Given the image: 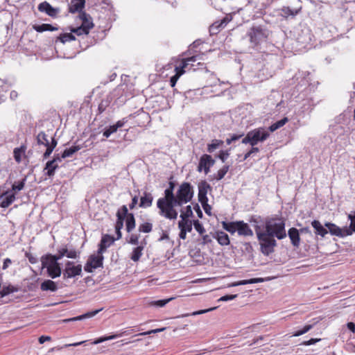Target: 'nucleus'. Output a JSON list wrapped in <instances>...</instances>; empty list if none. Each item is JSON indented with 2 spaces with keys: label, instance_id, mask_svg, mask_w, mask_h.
I'll return each instance as SVG.
<instances>
[{
  "label": "nucleus",
  "instance_id": "obj_1",
  "mask_svg": "<svg viewBox=\"0 0 355 355\" xmlns=\"http://www.w3.org/2000/svg\"><path fill=\"white\" fill-rule=\"evenodd\" d=\"M286 220L280 216L268 218L265 220L263 229L259 225L254 227L261 252L266 256L272 253L277 245L275 238L278 240L286 237Z\"/></svg>",
  "mask_w": 355,
  "mask_h": 355
},
{
  "label": "nucleus",
  "instance_id": "obj_2",
  "mask_svg": "<svg viewBox=\"0 0 355 355\" xmlns=\"http://www.w3.org/2000/svg\"><path fill=\"white\" fill-rule=\"evenodd\" d=\"M199 55H193L186 58H175L170 64L169 66L173 67L175 74L170 78V85L174 87L177 81L181 76L189 71H196L206 68L204 62H198Z\"/></svg>",
  "mask_w": 355,
  "mask_h": 355
},
{
  "label": "nucleus",
  "instance_id": "obj_3",
  "mask_svg": "<svg viewBox=\"0 0 355 355\" xmlns=\"http://www.w3.org/2000/svg\"><path fill=\"white\" fill-rule=\"evenodd\" d=\"M157 207L159 214L169 220H175L178 216V211L175 207H180V204L175 198V194L167 191L166 196L159 198L157 201Z\"/></svg>",
  "mask_w": 355,
  "mask_h": 355
},
{
  "label": "nucleus",
  "instance_id": "obj_4",
  "mask_svg": "<svg viewBox=\"0 0 355 355\" xmlns=\"http://www.w3.org/2000/svg\"><path fill=\"white\" fill-rule=\"evenodd\" d=\"M348 219L350 220V225L348 227L341 228L335 223L330 222L325 223L324 226L328 229V232L331 235L344 238L355 233V211L353 214L348 215Z\"/></svg>",
  "mask_w": 355,
  "mask_h": 355
},
{
  "label": "nucleus",
  "instance_id": "obj_5",
  "mask_svg": "<svg viewBox=\"0 0 355 355\" xmlns=\"http://www.w3.org/2000/svg\"><path fill=\"white\" fill-rule=\"evenodd\" d=\"M270 136V132L265 128L260 127L249 131L242 139L244 144H249L252 146H256L259 142H263Z\"/></svg>",
  "mask_w": 355,
  "mask_h": 355
},
{
  "label": "nucleus",
  "instance_id": "obj_6",
  "mask_svg": "<svg viewBox=\"0 0 355 355\" xmlns=\"http://www.w3.org/2000/svg\"><path fill=\"white\" fill-rule=\"evenodd\" d=\"M247 35L252 46L256 47L267 40L268 32L260 26H252L248 31Z\"/></svg>",
  "mask_w": 355,
  "mask_h": 355
},
{
  "label": "nucleus",
  "instance_id": "obj_7",
  "mask_svg": "<svg viewBox=\"0 0 355 355\" xmlns=\"http://www.w3.org/2000/svg\"><path fill=\"white\" fill-rule=\"evenodd\" d=\"M193 196V189L189 182H184L182 183L176 193L175 198L180 204V207L190 202Z\"/></svg>",
  "mask_w": 355,
  "mask_h": 355
},
{
  "label": "nucleus",
  "instance_id": "obj_8",
  "mask_svg": "<svg viewBox=\"0 0 355 355\" xmlns=\"http://www.w3.org/2000/svg\"><path fill=\"white\" fill-rule=\"evenodd\" d=\"M42 268H46L49 277L53 279L58 277L61 275V268L58 262H54L52 259H46L45 255L41 258Z\"/></svg>",
  "mask_w": 355,
  "mask_h": 355
},
{
  "label": "nucleus",
  "instance_id": "obj_9",
  "mask_svg": "<svg viewBox=\"0 0 355 355\" xmlns=\"http://www.w3.org/2000/svg\"><path fill=\"white\" fill-rule=\"evenodd\" d=\"M103 254L91 255L85 265V270L87 272H92L94 269L103 267Z\"/></svg>",
  "mask_w": 355,
  "mask_h": 355
},
{
  "label": "nucleus",
  "instance_id": "obj_10",
  "mask_svg": "<svg viewBox=\"0 0 355 355\" xmlns=\"http://www.w3.org/2000/svg\"><path fill=\"white\" fill-rule=\"evenodd\" d=\"M82 273V266L80 264L75 265L73 261H67L65 264V268L63 272L64 279L72 278Z\"/></svg>",
  "mask_w": 355,
  "mask_h": 355
},
{
  "label": "nucleus",
  "instance_id": "obj_11",
  "mask_svg": "<svg viewBox=\"0 0 355 355\" xmlns=\"http://www.w3.org/2000/svg\"><path fill=\"white\" fill-rule=\"evenodd\" d=\"M215 161L209 155L204 154L201 156L199 164L198 166V171H202L204 170L205 173L207 174L209 172L210 167L212 166Z\"/></svg>",
  "mask_w": 355,
  "mask_h": 355
},
{
  "label": "nucleus",
  "instance_id": "obj_12",
  "mask_svg": "<svg viewBox=\"0 0 355 355\" xmlns=\"http://www.w3.org/2000/svg\"><path fill=\"white\" fill-rule=\"evenodd\" d=\"M232 20V14H227L225 17H223L220 20H218L213 23L211 26H210V31L215 32L216 33L217 32L220 31L221 29L224 28L227 24Z\"/></svg>",
  "mask_w": 355,
  "mask_h": 355
},
{
  "label": "nucleus",
  "instance_id": "obj_13",
  "mask_svg": "<svg viewBox=\"0 0 355 355\" xmlns=\"http://www.w3.org/2000/svg\"><path fill=\"white\" fill-rule=\"evenodd\" d=\"M116 240L112 236L105 234L102 236L101 242L98 245V254H103L105 252L106 249L110 247Z\"/></svg>",
  "mask_w": 355,
  "mask_h": 355
},
{
  "label": "nucleus",
  "instance_id": "obj_14",
  "mask_svg": "<svg viewBox=\"0 0 355 355\" xmlns=\"http://www.w3.org/2000/svg\"><path fill=\"white\" fill-rule=\"evenodd\" d=\"M0 198L2 199L0 207L2 208H7L15 200L16 197L15 193L8 190L1 194Z\"/></svg>",
  "mask_w": 355,
  "mask_h": 355
},
{
  "label": "nucleus",
  "instance_id": "obj_15",
  "mask_svg": "<svg viewBox=\"0 0 355 355\" xmlns=\"http://www.w3.org/2000/svg\"><path fill=\"white\" fill-rule=\"evenodd\" d=\"M38 10L40 12H45L49 16L55 17L59 12V10L51 6L47 1H44L39 4Z\"/></svg>",
  "mask_w": 355,
  "mask_h": 355
},
{
  "label": "nucleus",
  "instance_id": "obj_16",
  "mask_svg": "<svg viewBox=\"0 0 355 355\" xmlns=\"http://www.w3.org/2000/svg\"><path fill=\"white\" fill-rule=\"evenodd\" d=\"M211 187L205 180L201 181L198 184V200H208L207 196L208 191L211 190Z\"/></svg>",
  "mask_w": 355,
  "mask_h": 355
},
{
  "label": "nucleus",
  "instance_id": "obj_17",
  "mask_svg": "<svg viewBox=\"0 0 355 355\" xmlns=\"http://www.w3.org/2000/svg\"><path fill=\"white\" fill-rule=\"evenodd\" d=\"M85 4V0H71L69 3V12L71 13L78 12L80 14L82 12Z\"/></svg>",
  "mask_w": 355,
  "mask_h": 355
},
{
  "label": "nucleus",
  "instance_id": "obj_18",
  "mask_svg": "<svg viewBox=\"0 0 355 355\" xmlns=\"http://www.w3.org/2000/svg\"><path fill=\"white\" fill-rule=\"evenodd\" d=\"M237 232L239 236H252L254 234L249 225L243 220H239Z\"/></svg>",
  "mask_w": 355,
  "mask_h": 355
},
{
  "label": "nucleus",
  "instance_id": "obj_19",
  "mask_svg": "<svg viewBox=\"0 0 355 355\" xmlns=\"http://www.w3.org/2000/svg\"><path fill=\"white\" fill-rule=\"evenodd\" d=\"M153 202V196L151 193L144 191L140 198L139 207L140 208L146 209L152 206Z\"/></svg>",
  "mask_w": 355,
  "mask_h": 355
},
{
  "label": "nucleus",
  "instance_id": "obj_20",
  "mask_svg": "<svg viewBox=\"0 0 355 355\" xmlns=\"http://www.w3.org/2000/svg\"><path fill=\"white\" fill-rule=\"evenodd\" d=\"M288 235L291 239L292 245L295 248H299L300 245V236L299 230L295 227H291L288 230Z\"/></svg>",
  "mask_w": 355,
  "mask_h": 355
},
{
  "label": "nucleus",
  "instance_id": "obj_21",
  "mask_svg": "<svg viewBox=\"0 0 355 355\" xmlns=\"http://www.w3.org/2000/svg\"><path fill=\"white\" fill-rule=\"evenodd\" d=\"M79 19L81 21V25L84 26L86 30H87L89 32L92 28H94V23L92 21V17L86 13L85 12H82L79 14Z\"/></svg>",
  "mask_w": 355,
  "mask_h": 355
},
{
  "label": "nucleus",
  "instance_id": "obj_22",
  "mask_svg": "<svg viewBox=\"0 0 355 355\" xmlns=\"http://www.w3.org/2000/svg\"><path fill=\"white\" fill-rule=\"evenodd\" d=\"M58 168V164L56 163V159L48 161L44 168L45 175L49 177H53L55 175V170Z\"/></svg>",
  "mask_w": 355,
  "mask_h": 355
},
{
  "label": "nucleus",
  "instance_id": "obj_23",
  "mask_svg": "<svg viewBox=\"0 0 355 355\" xmlns=\"http://www.w3.org/2000/svg\"><path fill=\"white\" fill-rule=\"evenodd\" d=\"M311 225L315 230L314 233L315 235L320 236L321 237L323 238L328 234L327 230L322 225L319 220H313L311 222Z\"/></svg>",
  "mask_w": 355,
  "mask_h": 355
},
{
  "label": "nucleus",
  "instance_id": "obj_24",
  "mask_svg": "<svg viewBox=\"0 0 355 355\" xmlns=\"http://www.w3.org/2000/svg\"><path fill=\"white\" fill-rule=\"evenodd\" d=\"M134 331V329H131L130 331L126 330V331H121L120 332L113 334L109 336H103L98 338L96 340H95L93 343L94 344H98L107 340H112L116 338H119L123 336V335H128L130 334L131 331Z\"/></svg>",
  "mask_w": 355,
  "mask_h": 355
},
{
  "label": "nucleus",
  "instance_id": "obj_25",
  "mask_svg": "<svg viewBox=\"0 0 355 355\" xmlns=\"http://www.w3.org/2000/svg\"><path fill=\"white\" fill-rule=\"evenodd\" d=\"M301 10H302L301 6H300L299 7H297V8H291L290 6H283L282 8L281 9L282 13V15L286 18L288 17L289 16L295 17L297 14H299V12L301 11Z\"/></svg>",
  "mask_w": 355,
  "mask_h": 355
},
{
  "label": "nucleus",
  "instance_id": "obj_26",
  "mask_svg": "<svg viewBox=\"0 0 355 355\" xmlns=\"http://www.w3.org/2000/svg\"><path fill=\"white\" fill-rule=\"evenodd\" d=\"M215 239L220 245H228L230 243L229 236L222 231L216 233Z\"/></svg>",
  "mask_w": 355,
  "mask_h": 355
},
{
  "label": "nucleus",
  "instance_id": "obj_27",
  "mask_svg": "<svg viewBox=\"0 0 355 355\" xmlns=\"http://www.w3.org/2000/svg\"><path fill=\"white\" fill-rule=\"evenodd\" d=\"M223 228L230 234H233L237 232L239 220L235 222H226L221 223Z\"/></svg>",
  "mask_w": 355,
  "mask_h": 355
},
{
  "label": "nucleus",
  "instance_id": "obj_28",
  "mask_svg": "<svg viewBox=\"0 0 355 355\" xmlns=\"http://www.w3.org/2000/svg\"><path fill=\"white\" fill-rule=\"evenodd\" d=\"M26 146L21 145L19 148H15L13 150L14 159L15 162L19 164L21 162L22 156L25 155Z\"/></svg>",
  "mask_w": 355,
  "mask_h": 355
},
{
  "label": "nucleus",
  "instance_id": "obj_29",
  "mask_svg": "<svg viewBox=\"0 0 355 355\" xmlns=\"http://www.w3.org/2000/svg\"><path fill=\"white\" fill-rule=\"evenodd\" d=\"M33 28L39 33L44 31H54L58 29V28L53 26L51 24H42L40 25L35 24L33 26Z\"/></svg>",
  "mask_w": 355,
  "mask_h": 355
},
{
  "label": "nucleus",
  "instance_id": "obj_30",
  "mask_svg": "<svg viewBox=\"0 0 355 355\" xmlns=\"http://www.w3.org/2000/svg\"><path fill=\"white\" fill-rule=\"evenodd\" d=\"M40 288H41L42 291H50L52 292H54L58 289V286H57L55 282H54L53 281L50 280V279L44 280L41 284Z\"/></svg>",
  "mask_w": 355,
  "mask_h": 355
},
{
  "label": "nucleus",
  "instance_id": "obj_31",
  "mask_svg": "<svg viewBox=\"0 0 355 355\" xmlns=\"http://www.w3.org/2000/svg\"><path fill=\"white\" fill-rule=\"evenodd\" d=\"M125 230L127 232H131L136 226V220L133 214H130L128 217L125 218Z\"/></svg>",
  "mask_w": 355,
  "mask_h": 355
},
{
  "label": "nucleus",
  "instance_id": "obj_32",
  "mask_svg": "<svg viewBox=\"0 0 355 355\" xmlns=\"http://www.w3.org/2000/svg\"><path fill=\"white\" fill-rule=\"evenodd\" d=\"M58 252L60 254V256H66L67 258L70 259H76L78 256V253L76 250L72 249L68 250L67 248L59 249Z\"/></svg>",
  "mask_w": 355,
  "mask_h": 355
},
{
  "label": "nucleus",
  "instance_id": "obj_33",
  "mask_svg": "<svg viewBox=\"0 0 355 355\" xmlns=\"http://www.w3.org/2000/svg\"><path fill=\"white\" fill-rule=\"evenodd\" d=\"M144 248L143 245L135 248L131 253L130 259L134 262H137L143 254Z\"/></svg>",
  "mask_w": 355,
  "mask_h": 355
},
{
  "label": "nucleus",
  "instance_id": "obj_34",
  "mask_svg": "<svg viewBox=\"0 0 355 355\" xmlns=\"http://www.w3.org/2000/svg\"><path fill=\"white\" fill-rule=\"evenodd\" d=\"M101 310H95L93 311L87 312L83 315L76 316L74 318H69L67 320H64V322H70V321H77V320H81L85 318H92L94 315H96Z\"/></svg>",
  "mask_w": 355,
  "mask_h": 355
},
{
  "label": "nucleus",
  "instance_id": "obj_35",
  "mask_svg": "<svg viewBox=\"0 0 355 355\" xmlns=\"http://www.w3.org/2000/svg\"><path fill=\"white\" fill-rule=\"evenodd\" d=\"M76 40L75 36L73 35V33H67L60 34L56 39L57 41H60L62 44H65L66 42H69L71 41H74Z\"/></svg>",
  "mask_w": 355,
  "mask_h": 355
},
{
  "label": "nucleus",
  "instance_id": "obj_36",
  "mask_svg": "<svg viewBox=\"0 0 355 355\" xmlns=\"http://www.w3.org/2000/svg\"><path fill=\"white\" fill-rule=\"evenodd\" d=\"M263 282V278H252L250 279H244V280H241V281L234 282L232 284V286H241V285L261 283Z\"/></svg>",
  "mask_w": 355,
  "mask_h": 355
},
{
  "label": "nucleus",
  "instance_id": "obj_37",
  "mask_svg": "<svg viewBox=\"0 0 355 355\" xmlns=\"http://www.w3.org/2000/svg\"><path fill=\"white\" fill-rule=\"evenodd\" d=\"M37 141L38 144L48 146L51 145L47 135L44 132H40L37 136Z\"/></svg>",
  "mask_w": 355,
  "mask_h": 355
},
{
  "label": "nucleus",
  "instance_id": "obj_38",
  "mask_svg": "<svg viewBox=\"0 0 355 355\" xmlns=\"http://www.w3.org/2000/svg\"><path fill=\"white\" fill-rule=\"evenodd\" d=\"M81 149V146H73L70 147L69 148L65 149L63 153H62L61 158H67L69 157L72 156L73 154L78 151Z\"/></svg>",
  "mask_w": 355,
  "mask_h": 355
},
{
  "label": "nucleus",
  "instance_id": "obj_39",
  "mask_svg": "<svg viewBox=\"0 0 355 355\" xmlns=\"http://www.w3.org/2000/svg\"><path fill=\"white\" fill-rule=\"evenodd\" d=\"M178 227L180 230L190 232L192 230V223L190 220L182 219L178 222Z\"/></svg>",
  "mask_w": 355,
  "mask_h": 355
},
{
  "label": "nucleus",
  "instance_id": "obj_40",
  "mask_svg": "<svg viewBox=\"0 0 355 355\" xmlns=\"http://www.w3.org/2000/svg\"><path fill=\"white\" fill-rule=\"evenodd\" d=\"M288 121V119L287 117H284L281 120H279V121L272 123L271 125H270V127L268 128V130L270 132H275L277 129L284 126Z\"/></svg>",
  "mask_w": 355,
  "mask_h": 355
},
{
  "label": "nucleus",
  "instance_id": "obj_41",
  "mask_svg": "<svg viewBox=\"0 0 355 355\" xmlns=\"http://www.w3.org/2000/svg\"><path fill=\"white\" fill-rule=\"evenodd\" d=\"M224 141L220 139H213L211 144L207 145V151L209 153H213L216 148L223 146Z\"/></svg>",
  "mask_w": 355,
  "mask_h": 355
},
{
  "label": "nucleus",
  "instance_id": "obj_42",
  "mask_svg": "<svg viewBox=\"0 0 355 355\" xmlns=\"http://www.w3.org/2000/svg\"><path fill=\"white\" fill-rule=\"evenodd\" d=\"M26 181V178H24L21 181L15 182L12 185V191H11L16 194L17 192L21 191L25 187Z\"/></svg>",
  "mask_w": 355,
  "mask_h": 355
},
{
  "label": "nucleus",
  "instance_id": "obj_43",
  "mask_svg": "<svg viewBox=\"0 0 355 355\" xmlns=\"http://www.w3.org/2000/svg\"><path fill=\"white\" fill-rule=\"evenodd\" d=\"M57 144L58 143H57L56 139L54 137H51V145L46 146V150L43 155V157L44 159H46L47 157H49L50 156V155L52 153L53 150L57 146Z\"/></svg>",
  "mask_w": 355,
  "mask_h": 355
},
{
  "label": "nucleus",
  "instance_id": "obj_44",
  "mask_svg": "<svg viewBox=\"0 0 355 355\" xmlns=\"http://www.w3.org/2000/svg\"><path fill=\"white\" fill-rule=\"evenodd\" d=\"M138 230L142 233H150L153 230V224L150 222H144L139 225Z\"/></svg>",
  "mask_w": 355,
  "mask_h": 355
},
{
  "label": "nucleus",
  "instance_id": "obj_45",
  "mask_svg": "<svg viewBox=\"0 0 355 355\" xmlns=\"http://www.w3.org/2000/svg\"><path fill=\"white\" fill-rule=\"evenodd\" d=\"M193 216V211L190 205L187 206L181 211L180 218L182 219L189 220V218Z\"/></svg>",
  "mask_w": 355,
  "mask_h": 355
},
{
  "label": "nucleus",
  "instance_id": "obj_46",
  "mask_svg": "<svg viewBox=\"0 0 355 355\" xmlns=\"http://www.w3.org/2000/svg\"><path fill=\"white\" fill-rule=\"evenodd\" d=\"M70 31L73 33H75L76 35H77L78 36L83 35H88L89 33L87 30L85 29L84 26H82V25H80V26L76 27V28H71Z\"/></svg>",
  "mask_w": 355,
  "mask_h": 355
},
{
  "label": "nucleus",
  "instance_id": "obj_47",
  "mask_svg": "<svg viewBox=\"0 0 355 355\" xmlns=\"http://www.w3.org/2000/svg\"><path fill=\"white\" fill-rule=\"evenodd\" d=\"M229 168L230 166L228 165L223 166L218 171L217 174L215 176V179L217 180H222L228 172Z\"/></svg>",
  "mask_w": 355,
  "mask_h": 355
},
{
  "label": "nucleus",
  "instance_id": "obj_48",
  "mask_svg": "<svg viewBox=\"0 0 355 355\" xmlns=\"http://www.w3.org/2000/svg\"><path fill=\"white\" fill-rule=\"evenodd\" d=\"M315 324V322L314 324H306V325H304V327L302 329L298 330V331L294 332L292 336L297 337V336H300L301 335H303V334L307 333L309 331H310L313 328V325Z\"/></svg>",
  "mask_w": 355,
  "mask_h": 355
},
{
  "label": "nucleus",
  "instance_id": "obj_49",
  "mask_svg": "<svg viewBox=\"0 0 355 355\" xmlns=\"http://www.w3.org/2000/svg\"><path fill=\"white\" fill-rule=\"evenodd\" d=\"M130 213L128 212V209L126 205H122L116 211V216H121L122 218H126Z\"/></svg>",
  "mask_w": 355,
  "mask_h": 355
},
{
  "label": "nucleus",
  "instance_id": "obj_50",
  "mask_svg": "<svg viewBox=\"0 0 355 355\" xmlns=\"http://www.w3.org/2000/svg\"><path fill=\"white\" fill-rule=\"evenodd\" d=\"M17 291V289L15 288L12 286H4V287H3L1 291H0V296L1 297H3L9 295L10 293H14V292H15Z\"/></svg>",
  "mask_w": 355,
  "mask_h": 355
},
{
  "label": "nucleus",
  "instance_id": "obj_51",
  "mask_svg": "<svg viewBox=\"0 0 355 355\" xmlns=\"http://www.w3.org/2000/svg\"><path fill=\"white\" fill-rule=\"evenodd\" d=\"M117 128L115 127L114 125H110L109 127L106 128L103 132V137H105V138H108L110 137V136L112 135V134H114L115 133L116 131H117Z\"/></svg>",
  "mask_w": 355,
  "mask_h": 355
},
{
  "label": "nucleus",
  "instance_id": "obj_52",
  "mask_svg": "<svg viewBox=\"0 0 355 355\" xmlns=\"http://www.w3.org/2000/svg\"><path fill=\"white\" fill-rule=\"evenodd\" d=\"M193 225L196 230L200 234L202 235L206 232V230L203 225L200 223L198 220H196L193 221Z\"/></svg>",
  "mask_w": 355,
  "mask_h": 355
},
{
  "label": "nucleus",
  "instance_id": "obj_53",
  "mask_svg": "<svg viewBox=\"0 0 355 355\" xmlns=\"http://www.w3.org/2000/svg\"><path fill=\"white\" fill-rule=\"evenodd\" d=\"M175 298V297H170V298H168L166 300H159L154 301L152 302V304L157 306L162 307V306H164L169 302L174 300Z\"/></svg>",
  "mask_w": 355,
  "mask_h": 355
},
{
  "label": "nucleus",
  "instance_id": "obj_54",
  "mask_svg": "<svg viewBox=\"0 0 355 355\" xmlns=\"http://www.w3.org/2000/svg\"><path fill=\"white\" fill-rule=\"evenodd\" d=\"M230 150H220L219 152V154L218 155V157L223 162H225L226 161V159H227V157L230 156Z\"/></svg>",
  "mask_w": 355,
  "mask_h": 355
},
{
  "label": "nucleus",
  "instance_id": "obj_55",
  "mask_svg": "<svg viewBox=\"0 0 355 355\" xmlns=\"http://www.w3.org/2000/svg\"><path fill=\"white\" fill-rule=\"evenodd\" d=\"M201 205H202V207L204 209V211H205V213L207 214H208L209 216L211 215V206L208 204V200H205V201L204 200H200L199 201Z\"/></svg>",
  "mask_w": 355,
  "mask_h": 355
},
{
  "label": "nucleus",
  "instance_id": "obj_56",
  "mask_svg": "<svg viewBox=\"0 0 355 355\" xmlns=\"http://www.w3.org/2000/svg\"><path fill=\"white\" fill-rule=\"evenodd\" d=\"M216 308L214 307V308H210V309H203V310H200V311H194L192 313L184 314V315H182V317H187V316H189V315H197L203 314V313H207L209 311H213Z\"/></svg>",
  "mask_w": 355,
  "mask_h": 355
},
{
  "label": "nucleus",
  "instance_id": "obj_57",
  "mask_svg": "<svg viewBox=\"0 0 355 355\" xmlns=\"http://www.w3.org/2000/svg\"><path fill=\"white\" fill-rule=\"evenodd\" d=\"M139 235L136 234H132L129 236L128 242L132 245H137L139 243Z\"/></svg>",
  "mask_w": 355,
  "mask_h": 355
},
{
  "label": "nucleus",
  "instance_id": "obj_58",
  "mask_svg": "<svg viewBox=\"0 0 355 355\" xmlns=\"http://www.w3.org/2000/svg\"><path fill=\"white\" fill-rule=\"evenodd\" d=\"M63 257V256H60V254L58 252L57 254L53 255L51 254H45V259H52L54 262H58L59 259H61Z\"/></svg>",
  "mask_w": 355,
  "mask_h": 355
},
{
  "label": "nucleus",
  "instance_id": "obj_59",
  "mask_svg": "<svg viewBox=\"0 0 355 355\" xmlns=\"http://www.w3.org/2000/svg\"><path fill=\"white\" fill-rule=\"evenodd\" d=\"M25 256L28 259V261L32 263V264H35L36 263H37L38 260H37V258L35 257L33 254H31V252H26L25 253Z\"/></svg>",
  "mask_w": 355,
  "mask_h": 355
},
{
  "label": "nucleus",
  "instance_id": "obj_60",
  "mask_svg": "<svg viewBox=\"0 0 355 355\" xmlns=\"http://www.w3.org/2000/svg\"><path fill=\"white\" fill-rule=\"evenodd\" d=\"M125 219L122 218L121 216H119L116 217V221L115 223V229H122L123 227V223Z\"/></svg>",
  "mask_w": 355,
  "mask_h": 355
},
{
  "label": "nucleus",
  "instance_id": "obj_61",
  "mask_svg": "<svg viewBox=\"0 0 355 355\" xmlns=\"http://www.w3.org/2000/svg\"><path fill=\"white\" fill-rule=\"evenodd\" d=\"M202 236V241L200 243L201 245H206L211 242V239L209 235L203 234Z\"/></svg>",
  "mask_w": 355,
  "mask_h": 355
},
{
  "label": "nucleus",
  "instance_id": "obj_62",
  "mask_svg": "<svg viewBox=\"0 0 355 355\" xmlns=\"http://www.w3.org/2000/svg\"><path fill=\"white\" fill-rule=\"evenodd\" d=\"M320 340H321L320 338H311L309 340L303 341L302 343V345H306V346L311 345L315 344L318 342L320 341Z\"/></svg>",
  "mask_w": 355,
  "mask_h": 355
},
{
  "label": "nucleus",
  "instance_id": "obj_63",
  "mask_svg": "<svg viewBox=\"0 0 355 355\" xmlns=\"http://www.w3.org/2000/svg\"><path fill=\"white\" fill-rule=\"evenodd\" d=\"M139 198L137 196H135L132 198L131 202L129 204V208L130 209H134L136 207V205L138 203Z\"/></svg>",
  "mask_w": 355,
  "mask_h": 355
},
{
  "label": "nucleus",
  "instance_id": "obj_64",
  "mask_svg": "<svg viewBox=\"0 0 355 355\" xmlns=\"http://www.w3.org/2000/svg\"><path fill=\"white\" fill-rule=\"evenodd\" d=\"M127 122V118H123L122 119L117 121L114 125L118 130L119 128H122Z\"/></svg>",
  "mask_w": 355,
  "mask_h": 355
}]
</instances>
